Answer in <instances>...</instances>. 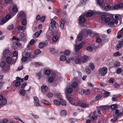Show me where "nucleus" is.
Segmentation results:
<instances>
[{"label": "nucleus", "instance_id": "nucleus-1", "mask_svg": "<svg viewBox=\"0 0 123 123\" xmlns=\"http://www.w3.org/2000/svg\"><path fill=\"white\" fill-rule=\"evenodd\" d=\"M67 98L69 102L74 105L78 106L83 108L88 107L89 106V104L84 103L81 101L75 102L74 99L72 100V98L69 96H67Z\"/></svg>", "mask_w": 123, "mask_h": 123}, {"label": "nucleus", "instance_id": "nucleus-2", "mask_svg": "<svg viewBox=\"0 0 123 123\" xmlns=\"http://www.w3.org/2000/svg\"><path fill=\"white\" fill-rule=\"evenodd\" d=\"M67 98L69 102L74 105L78 106L83 108L88 107L89 106V104L84 103L81 101L75 102L74 99L72 100V98L69 96H67Z\"/></svg>", "mask_w": 123, "mask_h": 123}, {"label": "nucleus", "instance_id": "nucleus-3", "mask_svg": "<svg viewBox=\"0 0 123 123\" xmlns=\"http://www.w3.org/2000/svg\"><path fill=\"white\" fill-rule=\"evenodd\" d=\"M122 18L119 15H116L115 16V18H113L110 20V22L108 24V25L110 27H113L114 26V24H117L118 23V20H119L121 22V20Z\"/></svg>", "mask_w": 123, "mask_h": 123}, {"label": "nucleus", "instance_id": "nucleus-4", "mask_svg": "<svg viewBox=\"0 0 123 123\" xmlns=\"http://www.w3.org/2000/svg\"><path fill=\"white\" fill-rule=\"evenodd\" d=\"M107 71V69L106 67L100 68L98 70V74L101 76H103L106 74Z\"/></svg>", "mask_w": 123, "mask_h": 123}, {"label": "nucleus", "instance_id": "nucleus-5", "mask_svg": "<svg viewBox=\"0 0 123 123\" xmlns=\"http://www.w3.org/2000/svg\"><path fill=\"white\" fill-rule=\"evenodd\" d=\"M7 103L6 98L2 95H0V108L3 106L2 105H5Z\"/></svg>", "mask_w": 123, "mask_h": 123}, {"label": "nucleus", "instance_id": "nucleus-6", "mask_svg": "<svg viewBox=\"0 0 123 123\" xmlns=\"http://www.w3.org/2000/svg\"><path fill=\"white\" fill-rule=\"evenodd\" d=\"M101 20L106 23H108L110 20V18L106 14L102 15L101 16Z\"/></svg>", "mask_w": 123, "mask_h": 123}, {"label": "nucleus", "instance_id": "nucleus-7", "mask_svg": "<svg viewBox=\"0 0 123 123\" xmlns=\"http://www.w3.org/2000/svg\"><path fill=\"white\" fill-rule=\"evenodd\" d=\"M11 18V15L9 14L7 15L6 16L5 18L2 19V23H1L0 24V25H2L5 23V22L8 21Z\"/></svg>", "mask_w": 123, "mask_h": 123}, {"label": "nucleus", "instance_id": "nucleus-8", "mask_svg": "<svg viewBox=\"0 0 123 123\" xmlns=\"http://www.w3.org/2000/svg\"><path fill=\"white\" fill-rule=\"evenodd\" d=\"M18 18L22 19L25 18L26 16L25 12L23 11H21L18 12Z\"/></svg>", "mask_w": 123, "mask_h": 123}, {"label": "nucleus", "instance_id": "nucleus-9", "mask_svg": "<svg viewBox=\"0 0 123 123\" xmlns=\"http://www.w3.org/2000/svg\"><path fill=\"white\" fill-rule=\"evenodd\" d=\"M34 102V105L37 106H41L39 102V99L37 97H34L33 98Z\"/></svg>", "mask_w": 123, "mask_h": 123}, {"label": "nucleus", "instance_id": "nucleus-10", "mask_svg": "<svg viewBox=\"0 0 123 123\" xmlns=\"http://www.w3.org/2000/svg\"><path fill=\"white\" fill-rule=\"evenodd\" d=\"M51 21L50 22L51 27H52L57 28L58 26V24L55 21L53 20V19H51Z\"/></svg>", "mask_w": 123, "mask_h": 123}, {"label": "nucleus", "instance_id": "nucleus-11", "mask_svg": "<svg viewBox=\"0 0 123 123\" xmlns=\"http://www.w3.org/2000/svg\"><path fill=\"white\" fill-rule=\"evenodd\" d=\"M85 15H81L79 17V21L80 23L83 24L85 22Z\"/></svg>", "mask_w": 123, "mask_h": 123}, {"label": "nucleus", "instance_id": "nucleus-12", "mask_svg": "<svg viewBox=\"0 0 123 123\" xmlns=\"http://www.w3.org/2000/svg\"><path fill=\"white\" fill-rule=\"evenodd\" d=\"M123 7V4H120L114 5L113 6V8L114 9L117 10L122 8Z\"/></svg>", "mask_w": 123, "mask_h": 123}, {"label": "nucleus", "instance_id": "nucleus-13", "mask_svg": "<svg viewBox=\"0 0 123 123\" xmlns=\"http://www.w3.org/2000/svg\"><path fill=\"white\" fill-rule=\"evenodd\" d=\"M96 114H97L96 112L95 111L93 114L92 116L91 117V120L92 121H95L96 120L97 118V116Z\"/></svg>", "mask_w": 123, "mask_h": 123}, {"label": "nucleus", "instance_id": "nucleus-14", "mask_svg": "<svg viewBox=\"0 0 123 123\" xmlns=\"http://www.w3.org/2000/svg\"><path fill=\"white\" fill-rule=\"evenodd\" d=\"M88 58L87 56L85 55L81 57V60L82 62L85 63L87 61Z\"/></svg>", "mask_w": 123, "mask_h": 123}, {"label": "nucleus", "instance_id": "nucleus-15", "mask_svg": "<svg viewBox=\"0 0 123 123\" xmlns=\"http://www.w3.org/2000/svg\"><path fill=\"white\" fill-rule=\"evenodd\" d=\"M10 51L9 50V49H5L4 50L3 53V56L5 57L6 56V55H7V54H10ZM7 56L6 55V56Z\"/></svg>", "mask_w": 123, "mask_h": 123}, {"label": "nucleus", "instance_id": "nucleus-16", "mask_svg": "<svg viewBox=\"0 0 123 123\" xmlns=\"http://www.w3.org/2000/svg\"><path fill=\"white\" fill-rule=\"evenodd\" d=\"M66 21L64 19H61V25L60 27L62 29H63L64 28L65 23Z\"/></svg>", "mask_w": 123, "mask_h": 123}, {"label": "nucleus", "instance_id": "nucleus-17", "mask_svg": "<svg viewBox=\"0 0 123 123\" xmlns=\"http://www.w3.org/2000/svg\"><path fill=\"white\" fill-rule=\"evenodd\" d=\"M82 47V45L81 44L75 45V51H78Z\"/></svg>", "mask_w": 123, "mask_h": 123}, {"label": "nucleus", "instance_id": "nucleus-18", "mask_svg": "<svg viewBox=\"0 0 123 123\" xmlns=\"http://www.w3.org/2000/svg\"><path fill=\"white\" fill-rule=\"evenodd\" d=\"M48 87L46 86H42L41 88L42 91L43 93H45L48 90Z\"/></svg>", "mask_w": 123, "mask_h": 123}, {"label": "nucleus", "instance_id": "nucleus-19", "mask_svg": "<svg viewBox=\"0 0 123 123\" xmlns=\"http://www.w3.org/2000/svg\"><path fill=\"white\" fill-rule=\"evenodd\" d=\"M93 12L91 10L89 11L87 13L86 15V17H90L92 16L93 15Z\"/></svg>", "mask_w": 123, "mask_h": 123}, {"label": "nucleus", "instance_id": "nucleus-20", "mask_svg": "<svg viewBox=\"0 0 123 123\" xmlns=\"http://www.w3.org/2000/svg\"><path fill=\"white\" fill-rule=\"evenodd\" d=\"M81 62V57L80 56L76 58L75 61V63L77 64Z\"/></svg>", "mask_w": 123, "mask_h": 123}, {"label": "nucleus", "instance_id": "nucleus-21", "mask_svg": "<svg viewBox=\"0 0 123 123\" xmlns=\"http://www.w3.org/2000/svg\"><path fill=\"white\" fill-rule=\"evenodd\" d=\"M101 110H106L108 109L110 107L109 106H103L101 107Z\"/></svg>", "mask_w": 123, "mask_h": 123}, {"label": "nucleus", "instance_id": "nucleus-22", "mask_svg": "<svg viewBox=\"0 0 123 123\" xmlns=\"http://www.w3.org/2000/svg\"><path fill=\"white\" fill-rule=\"evenodd\" d=\"M61 114L62 116H65L67 114V111L65 110H63L61 111Z\"/></svg>", "mask_w": 123, "mask_h": 123}, {"label": "nucleus", "instance_id": "nucleus-23", "mask_svg": "<svg viewBox=\"0 0 123 123\" xmlns=\"http://www.w3.org/2000/svg\"><path fill=\"white\" fill-rule=\"evenodd\" d=\"M19 34L20 35L19 38L20 39H21V40L23 38L25 37L26 36L25 33L24 32H22L21 34L20 33Z\"/></svg>", "mask_w": 123, "mask_h": 123}, {"label": "nucleus", "instance_id": "nucleus-24", "mask_svg": "<svg viewBox=\"0 0 123 123\" xmlns=\"http://www.w3.org/2000/svg\"><path fill=\"white\" fill-rule=\"evenodd\" d=\"M41 101L43 103L48 105H50L51 104L48 101L46 100L45 99H43L41 100Z\"/></svg>", "mask_w": 123, "mask_h": 123}, {"label": "nucleus", "instance_id": "nucleus-25", "mask_svg": "<svg viewBox=\"0 0 123 123\" xmlns=\"http://www.w3.org/2000/svg\"><path fill=\"white\" fill-rule=\"evenodd\" d=\"M19 92L21 95L22 96L25 95L26 92L23 89L20 90Z\"/></svg>", "mask_w": 123, "mask_h": 123}, {"label": "nucleus", "instance_id": "nucleus-26", "mask_svg": "<svg viewBox=\"0 0 123 123\" xmlns=\"http://www.w3.org/2000/svg\"><path fill=\"white\" fill-rule=\"evenodd\" d=\"M54 102L55 104L57 106H59L60 104V102L57 100H54Z\"/></svg>", "mask_w": 123, "mask_h": 123}, {"label": "nucleus", "instance_id": "nucleus-27", "mask_svg": "<svg viewBox=\"0 0 123 123\" xmlns=\"http://www.w3.org/2000/svg\"><path fill=\"white\" fill-rule=\"evenodd\" d=\"M60 59L61 61H64L66 60V57L65 56L63 55H62L61 56Z\"/></svg>", "mask_w": 123, "mask_h": 123}, {"label": "nucleus", "instance_id": "nucleus-28", "mask_svg": "<svg viewBox=\"0 0 123 123\" xmlns=\"http://www.w3.org/2000/svg\"><path fill=\"white\" fill-rule=\"evenodd\" d=\"M114 67L115 68H118L119 67L120 65L119 62L118 61H116L114 64Z\"/></svg>", "mask_w": 123, "mask_h": 123}, {"label": "nucleus", "instance_id": "nucleus-29", "mask_svg": "<svg viewBox=\"0 0 123 123\" xmlns=\"http://www.w3.org/2000/svg\"><path fill=\"white\" fill-rule=\"evenodd\" d=\"M45 44H46L45 43H43L42 42L40 43L38 45V47L40 49L43 48Z\"/></svg>", "mask_w": 123, "mask_h": 123}, {"label": "nucleus", "instance_id": "nucleus-30", "mask_svg": "<svg viewBox=\"0 0 123 123\" xmlns=\"http://www.w3.org/2000/svg\"><path fill=\"white\" fill-rule=\"evenodd\" d=\"M6 61L7 62L10 63L12 61V58L10 57H8L6 58Z\"/></svg>", "mask_w": 123, "mask_h": 123}, {"label": "nucleus", "instance_id": "nucleus-31", "mask_svg": "<svg viewBox=\"0 0 123 123\" xmlns=\"http://www.w3.org/2000/svg\"><path fill=\"white\" fill-rule=\"evenodd\" d=\"M78 86V84L77 82H74L72 84V86L74 88H75L77 87Z\"/></svg>", "mask_w": 123, "mask_h": 123}, {"label": "nucleus", "instance_id": "nucleus-32", "mask_svg": "<svg viewBox=\"0 0 123 123\" xmlns=\"http://www.w3.org/2000/svg\"><path fill=\"white\" fill-rule=\"evenodd\" d=\"M89 66L91 69L93 70L94 69V65L93 63H91L89 65Z\"/></svg>", "mask_w": 123, "mask_h": 123}, {"label": "nucleus", "instance_id": "nucleus-33", "mask_svg": "<svg viewBox=\"0 0 123 123\" xmlns=\"http://www.w3.org/2000/svg\"><path fill=\"white\" fill-rule=\"evenodd\" d=\"M58 38V37L57 36H54L52 38V40L53 42H56Z\"/></svg>", "mask_w": 123, "mask_h": 123}, {"label": "nucleus", "instance_id": "nucleus-34", "mask_svg": "<svg viewBox=\"0 0 123 123\" xmlns=\"http://www.w3.org/2000/svg\"><path fill=\"white\" fill-rule=\"evenodd\" d=\"M21 83L19 81H17L15 83V86L16 87L19 86L20 85Z\"/></svg>", "mask_w": 123, "mask_h": 123}, {"label": "nucleus", "instance_id": "nucleus-35", "mask_svg": "<svg viewBox=\"0 0 123 123\" xmlns=\"http://www.w3.org/2000/svg\"><path fill=\"white\" fill-rule=\"evenodd\" d=\"M103 3V0H97V3L99 6L101 5Z\"/></svg>", "mask_w": 123, "mask_h": 123}, {"label": "nucleus", "instance_id": "nucleus-36", "mask_svg": "<svg viewBox=\"0 0 123 123\" xmlns=\"http://www.w3.org/2000/svg\"><path fill=\"white\" fill-rule=\"evenodd\" d=\"M121 55V53H120L119 52H117L114 53L113 56H119Z\"/></svg>", "mask_w": 123, "mask_h": 123}, {"label": "nucleus", "instance_id": "nucleus-37", "mask_svg": "<svg viewBox=\"0 0 123 123\" xmlns=\"http://www.w3.org/2000/svg\"><path fill=\"white\" fill-rule=\"evenodd\" d=\"M40 35V33H39L38 32H37L33 35V37L34 38H37Z\"/></svg>", "mask_w": 123, "mask_h": 123}, {"label": "nucleus", "instance_id": "nucleus-38", "mask_svg": "<svg viewBox=\"0 0 123 123\" xmlns=\"http://www.w3.org/2000/svg\"><path fill=\"white\" fill-rule=\"evenodd\" d=\"M111 8V7L110 6L107 5L105 6L104 8L105 10L107 11L109 10Z\"/></svg>", "mask_w": 123, "mask_h": 123}, {"label": "nucleus", "instance_id": "nucleus-39", "mask_svg": "<svg viewBox=\"0 0 123 123\" xmlns=\"http://www.w3.org/2000/svg\"><path fill=\"white\" fill-rule=\"evenodd\" d=\"M54 78L53 77H49L48 79L49 82L50 83H52L54 80Z\"/></svg>", "mask_w": 123, "mask_h": 123}, {"label": "nucleus", "instance_id": "nucleus-40", "mask_svg": "<svg viewBox=\"0 0 123 123\" xmlns=\"http://www.w3.org/2000/svg\"><path fill=\"white\" fill-rule=\"evenodd\" d=\"M61 104L62 105L65 106L66 104V103L65 101L64 100L62 99V100H61Z\"/></svg>", "mask_w": 123, "mask_h": 123}, {"label": "nucleus", "instance_id": "nucleus-41", "mask_svg": "<svg viewBox=\"0 0 123 123\" xmlns=\"http://www.w3.org/2000/svg\"><path fill=\"white\" fill-rule=\"evenodd\" d=\"M24 53L23 54V57L21 59V60L23 62H24L26 61L27 58L24 55Z\"/></svg>", "mask_w": 123, "mask_h": 123}, {"label": "nucleus", "instance_id": "nucleus-42", "mask_svg": "<svg viewBox=\"0 0 123 123\" xmlns=\"http://www.w3.org/2000/svg\"><path fill=\"white\" fill-rule=\"evenodd\" d=\"M41 52V51L39 49H37L35 52V54L36 55H37L40 53Z\"/></svg>", "mask_w": 123, "mask_h": 123}, {"label": "nucleus", "instance_id": "nucleus-43", "mask_svg": "<svg viewBox=\"0 0 123 123\" xmlns=\"http://www.w3.org/2000/svg\"><path fill=\"white\" fill-rule=\"evenodd\" d=\"M20 37H16L15 36H14L12 38V40H17V41H20V40H21V39H20V38H19Z\"/></svg>", "mask_w": 123, "mask_h": 123}, {"label": "nucleus", "instance_id": "nucleus-44", "mask_svg": "<svg viewBox=\"0 0 123 123\" xmlns=\"http://www.w3.org/2000/svg\"><path fill=\"white\" fill-rule=\"evenodd\" d=\"M83 37L81 35H79L77 37V40L79 41H81V40H82Z\"/></svg>", "mask_w": 123, "mask_h": 123}, {"label": "nucleus", "instance_id": "nucleus-45", "mask_svg": "<svg viewBox=\"0 0 123 123\" xmlns=\"http://www.w3.org/2000/svg\"><path fill=\"white\" fill-rule=\"evenodd\" d=\"M70 53V51L68 50H66L64 52V55H69Z\"/></svg>", "mask_w": 123, "mask_h": 123}, {"label": "nucleus", "instance_id": "nucleus-46", "mask_svg": "<svg viewBox=\"0 0 123 123\" xmlns=\"http://www.w3.org/2000/svg\"><path fill=\"white\" fill-rule=\"evenodd\" d=\"M22 23L23 25L25 26L26 24V20L25 18H24L22 22Z\"/></svg>", "mask_w": 123, "mask_h": 123}, {"label": "nucleus", "instance_id": "nucleus-47", "mask_svg": "<svg viewBox=\"0 0 123 123\" xmlns=\"http://www.w3.org/2000/svg\"><path fill=\"white\" fill-rule=\"evenodd\" d=\"M18 45V43H13V46L14 48H15L17 47Z\"/></svg>", "mask_w": 123, "mask_h": 123}, {"label": "nucleus", "instance_id": "nucleus-48", "mask_svg": "<svg viewBox=\"0 0 123 123\" xmlns=\"http://www.w3.org/2000/svg\"><path fill=\"white\" fill-rule=\"evenodd\" d=\"M73 91V90L72 88H70L68 89L67 90V92L70 94Z\"/></svg>", "mask_w": 123, "mask_h": 123}, {"label": "nucleus", "instance_id": "nucleus-49", "mask_svg": "<svg viewBox=\"0 0 123 123\" xmlns=\"http://www.w3.org/2000/svg\"><path fill=\"white\" fill-rule=\"evenodd\" d=\"M30 53L29 52H27L25 53V56L28 59L30 57Z\"/></svg>", "mask_w": 123, "mask_h": 123}, {"label": "nucleus", "instance_id": "nucleus-50", "mask_svg": "<svg viewBox=\"0 0 123 123\" xmlns=\"http://www.w3.org/2000/svg\"><path fill=\"white\" fill-rule=\"evenodd\" d=\"M12 10L13 12H16L18 11V9L16 6H14L12 8Z\"/></svg>", "mask_w": 123, "mask_h": 123}, {"label": "nucleus", "instance_id": "nucleus-51", "mask_svg": "<svg viewBox=\"0 0 123 123\" xmlns=\"http://www.w3.org/2000/svg\"><path fill=\"white\" fill-rule=\"evenodd\" d=\"M14 27V25H11L8 26L7 27L8 29L11 30Z\"/></svg>", "mask_w": 123, "mask_h": 123}, {"label": "nucleus", "instance_id": "nucleus-52", "mask_svg": "<svg viewBox=\"0 0 123 123\" xmlns=\"http://www.w3.org/2000/svg\"><path fill=\"white\" fill-rule=\"evenodd\" d=\"M117 106V104L112 105H111V108L112 109L114 110L116 108Z\"/></svg>", "mask_w": 123, "mask_h": 123}, {"label": "nucleus", "instance_id": "nucleus-53", "mask_svg": "<svg viewBox=\"0 0 123 123\" xmlns=\"http://www.w3.org/2000/svg\"><path fill=\"white\" fill-rule=\"evenodd\" d=\"M87 50L89 51H92L93 50V48L91 46H89L87 48Z\"/></svg>", "mask_w": 123, "mask_h": 123}, {"label": "nucleus", "instance_id": "nucleus-54", "mask_svg": "<svg viewBox=\"0 0 123 123\" xmlns=\"http://www.w3.org/2000/svg\"><path fill=\"white\" fill-rule=\"evenodd\" d=\"M27 83L26 82L24 83L21 85V88L22 89H24L25 88V87L27 86Z\"/></svg>", "mask_w": 123, "mask_h": 123}, {"label": "nucleus", "instance_id": "nucleus-55", "mask_svg": "<svg viewBox=\"0 0 123 123\" xmlns=\"http://www.w3.org/2000/svg\"><path fill=\"white\" fill-rule=\"evenodd\" d=\"M8 121V120L7 119H5L0 121V123H6Z\"/></svg>", "mask_w": 123, "mask_h": 123}, {"label": "nucleus", "instance_id": "nucleus-56", "mask_svg": "<svg viewBox=\"0 0 123 123\" xmlns=\"http://www.w3.org/2000/svg\"><path fill=\"white\" fill-rule=\"evenodd\" d=\"M110 93L107 91H105V92L104 97H106L109 96Z\"/></svg>", "mask_w": 123, "mask_h": 123}, {"label": "nucleus", "instance_id": "nucleus-57", "mask_svg": "<svg viewBox=\"0 0 123 123\" xmlns=\"http://www.w3.org/2000/svg\"><path fill=\"white\" fill-rule=\"evenodd\" d=\"M85 91V90L84 89L80 90L79 91V93L81 95H82L84 94Z\"/></svg>", "mask_w": 123, "mask_h": 123}, {"label": "nucleus", "instance_id": "nucleus-58", "mask_svg": "<svg viewBox=\"0 0 123 123\" xmlns=\"http://www.w3.org/2000/svg\"><path fill=\"white\" fill-rule=\"evenodd\" d=\"M3 1H4L6 3H9V4H12V1H11V0H2Z\"/></svg>", "mask_w": 123, "mask_h": 123}, {"label": "nucleus", "instance_id": "nucleus-59", "mask_svg": "<svg viewBox=\"0 0 123 123\" xmlns=\"http://www.w3.org/2000/svg\"><path fill=\"white\" fill-rule=\"evenodd\" d=\"M84 92V94L85 95H87L90 93V90L89 89H87L86 90H85Z\"/></svg>", "mask_w": 123, "mask_h": 123}, {"label": "nucleus", "instance_id": "nucleus-60", "mask_svg": "<svg viewBox=\"0 0 123 123\" xmlns=\"http://www.w3.org/2000/svg\"><path fill=\"white\" fill-rule=\"evenodd\" d=\"M57 98L58 99L60 100H62V98L61 96V94L60 93H58L57 95Z\"/></svg>", "mask_w": 123, "mask_h": 123}, {"label": "nucleus", "instance_id": "nucleus-61", "mask_svg": "<svg viewBox=\"0 0 123 123\" xmlns=\"http://www.w3.org/2000/svg\"><path fill=\"white\" fill-rule=\"evenodd\" d=\"M45 73L46 75H48L50 73V71L49 70H46L45 71Z\"/></svg>", "mask_w": 123, "mask_h": 123}, {"label": "nucleus", "instance_id": "nucleus-62", "mask_svg": "<svg viewBox=\"0 0 123 123\" xmlns=\"http://www.w3.org/2000/svg\"><path fill=\"white\" fill-rule=\"evenodd\" d=\"M122 71V69L121 68H119L117 69V74H120L121 73Z\"/></svg>", "mask_w": 123, "mask_h": 123}, {"label": "nucleus", "instance_id": "nucleus-63", "mask_svg": "<svg viewBox=\"0 0 123 123\" xmlns=\"http://www.w3.org/2000/svg\"><path fill=\"white\" fill-rule=\"evenodd\" d=\"M45 16H42L40 18V20L41 22H43L45 20Z\"/></svg>", "mask_w": 123, "mask_h": 123}, {"label": "nucleus", "instance_id": "nucleus-64", "mask_svg": "<svg viewBox=\"0 0 123 123\" xmlns=\"http://www.w3.org/2000/svg\"><path fill=\"white\" fill-rule=\"evenodd\" d=\"M102 97V95H101L99 94L96 97V99L97 100H98L99 99L101 98Z\"/></svg>", "mask_w": 123, "mask_h": 123}]
</instances>
